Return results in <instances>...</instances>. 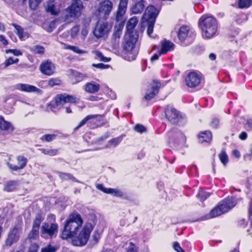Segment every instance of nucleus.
I'll return each instance as SVG.
<instances>
[{
  "mask_svg": "<svg viewBox=\"0 0 252 252\" xmlns=\"http://www.w3.org/2000/svg\"><path fill=\"white\" fill-rule=\"evenodd\" d=\"M55 101L56 106L61 108L65 103L76 102V97L66 94H60L56 96Z\"/></svg>",
  "mask_w": 252,
  "mask_h": 252,
  "instance_id": "9b49d317",
  "label": "nucleus"
},
{
  "mask_svg": "<svg viewBox=\"0 0 252 252\" xmlns=\"http://www.w3.org/2000/svg\"><path fill=\"white\" fill-rule=\"evenodd\" d=\"M89 28H83L81 32V37L83 40H85L89 32Z\"/></svg>",
  "mask_w": 252,
  "mask_h": 252,
  "instance_id": "864d4df0",
  "label": "nucleus"
},
{
  "mask_svg": "<svg viewBox=\"0 0 252 252\" xmlns=\"http://www.w3.org/2000/svg\"><path fill=\"white\" fill-rule=\"evenodd\" d=\"M111 26L107 22L99 21L96 24L93 31V34L97 38H100L107 36L110 31Z\"/></svg>",
  "mask_w": 252,
  "mask_h": 252,
  "instance_id": "0eeeda50",
  "label": "nucleus"
},
{
  "mask_svg": "<svg viewBox=\"0 0 252 252\" xmlns=\"http://www.w3.org/2000/svg\"><path fill=\"white\" fill-rule=\"evenodd\" d=\"M94 225L87 222L83 228L82 231L75 239L73 240L72 244L76 246H83L86 244L90 236L91 232L93 230Z\"/></svg>",
  "mask_w": 252,
  "mask_h": 252,
  "instance_id": "423d86ee",
  "label": "nucleus"
},
{
  "mask_svg": "<svg viewBox=\"0 0 252 252\" xmlns=\"http://www.w3.org/2000/svg\"><path fill=\"white\" fill-rule=\"evenodd\" d=\"M79 26L75 25L73 27L70 31V34L71 38L74 39L76 38L79 34Z\"/></svg>",
  "mask_w": 252,
  "mask_h": 252,
  "instance_id": "4c0bfd02",
  "label": "nucleus"
},
{
  "mask_svg": "<svg viewBox=\"0 0 252 252\" xmlns=\"http://www.w3.org/2000/svg\"><path fill=\"white\" fill-rule=\"evenodd\" d=\"M0 129L7 132H11L14 128L10 123L6 121L3 117L0 116Z\"/></svg>",
  "mask_w": 252,
  "mask_h": 252,
  "instance_id": "b1692460",
  "label": "nucleus"
},
{
  "mask_svg": "<svg viewBox=\"0 0 252 252\" xmlns=\"http://www.w3.org/2000/svg\"><path fill=\"white\" fill-rule=\"evenodd\" d=\"M0 42H1L5 46L8 44V41L5 39V37L2 35H0Z\"/></svg>",
  "mask_w": 252,
  "mask_h": 252,
  "instance_id": "0e129e2a",
  "label": "nucleus"
},
{
  "mask_svg": "<svg viewBox=\"0 0 252 252\" xmlns=\"http://www.w3.org/2000/svg\"><path fill=\"white\" fill-rule=\"evenodd\" d=\"M247 137V134L245 132H242L241 134L239 135V138L243 140L246 139Z\"/></svg>",
  "mask_w": 252,
  "mask_h": 252,
  "instance_id": "69168bd1",
  "label": "nucleus"
},
{
  "mask_svg": "<svg viewBox=\"0 0 252 252\" xmlns=\"http://www.w3.org/2000/svg\"><path fill=\"white\" fill-rule=\"evenodd\" d=\"M199 25L204 38H211L217 33L218 29V22L213 16H202L199 19Z\"/></svg>",
  "mask_w": 252,
  "mask_h": 252,
  "instance_id": "f03ea898",
  "label": "nucleus"
},
{
  "mask_svg": "<svg viewBox=\"0 0 252 252\" xmlns=\"http://www.w3.org/2000/svg\"><path fill=\"white\" fill-rule=\"evenodd\" d=\"M44 217L38 213L33 221L32 229L29 232L28 238L30 240H35L39 237V230L41 223L44 220Z\"/></svg>",
  "mask_w": 252,
  "mask_h": 252,
  "instance_id": "6e6552de",
  "label": "nucleus"
},
{
  "mask_svg": "<svg viewBox=\"0 0 252 252\" xmlns=\"http://www.w3.org/2000/svg\"><path fill=\"white\" fill-rule=\"evenodd\" d=\"M58 225L56 223H49L44 222L41 227V236L46 238L47 236L52 237L55 234L58 232Z\"/></svg>",
  "mask_w": 252,
  "mask_h": 252,
  "instance_id": "9d476101",
  "label": "nucleus"
},
{
  "mask_svg": "<svg viewBox=\"0 0 252 252\" xmlns=\"http://www.w3.org/2000/svg\"><path fill=\"white\" fill-rule=\"evenodd\" d=\"M137 38V35H132L130 33H126L125 36L124 50L127 52H131L135 47Z\"/></svg>",
  "mask_w": 252,
  "mask_h": 252,
  "instance_id": "4468645a",
  "label": "nucleus"
},
{
  "mask_svg": "<svg viewBox=\"0 0 252 252\" xmlns=\"http://www.w3.org/2000/svg\"><path fill=\"white\" fill-rule=\"evenodd\" d=\"M149 24L147 28V34L149 36H151V34L153 32L154 26L155 22L148 21Z\"/></svg>",
  "mask_w": 252,
  "mask_h": 252,
  "instance_id": "8fccbe9b",
  "label": "nucleus"
},
{
  "mask_svg": "<svg viewBox=\"0 0 252 252\" xmlns=\"http://www.w3.org/2000/svg\"><path fill=\"white\" fill-rule=\"evenodd\" d=\"M15 88L27 92H34L38 90V89L33 86L25 84H18L16 85Z\"/></svg>",
  "mask_w": 252,
  "mask_h": 252,
  "instance_id": "cd10ccee",
  "label": "nucleus"
},
{
  "mask_svg": "<svg viewBox=\"0 0 252 252\" xmlns=\"http://www.w3.org/2000/svg\"><path fill=\"white\" fill-rule=\"evenodd\" d=\"M93 66L96 68H100V69L107 68L109 66V65H106L102 63H97V64H93Z\"/></svg>",
  "mask_w": 252,
  "mask_h": 252,
  "instance_id": "4d7b16f0",
  "label": "nucleus"
},
{
  "mask_svg": "<svg viewBox=\"0 0 252 252\" xmlns=\"http://www.w3.org/2000/svg\"><path fill=\"white\" fill-rule=\"evenodd\" d=\"M83 223V221L80 214L77 213L70 214L64 223L62 238L67 239L75 236Z\"/></svg>",
  "mask_w": 252,
  "mask_h": 252,
  "instance_id": "f257e3e1",
  "label": "nucleus"
},
{
  "mask_svg": "<svg viewBox=\"0 0 252 252\" xmlns=\"http://www.w3.org/2000/svg\"><path fill=\"white\" fill-rule=\"evenodd\" d=\"M124 26L122 25H115L114 32L112 36V42L115 48H117L119 44V40L122 34V30Z\"/></svg>",
  "mask_w": 252,
  "mask_h": 252,
  "instance_id": "412c9836",
  "label": "nucleus"
},
{
  "mask_svg": "<svg viewBox=\"0 0 252 252\" xmlns=\"http://www.w3.org/2000/svg\"><path fill=\"white\" fill-rule=\"evenodd\" d=\"M30 51L35 54L43 55L45 52V49L42 46L34 45L31 48Z\"/></svg>",
  "mask_w": 252,
  "mask_h": 252,
  "instance_id": "e433bc0d",
  "label": "nucleus"
},
{
  "mask_svg": "<svg viewBox=\"0 0 252 252\" xmlns=\"http://www.w3.org/2000/svg\"><path fill=\"white\" fill-rule=\"evenodd\" d=\"M87 76L76 71L72 70L71 79L73 84L82 81Z\"/></svg>",
  "mask_w": 252,
  "mask_h": 252,
  "instance_id": "c85d7f7f",
  "label": "nucleus"
},
{
  "mask_svg": "<svg viewBox=\"0 0 252 252\" xmlns=\"http://www.w3.org/2000/svg\"><path fill=\"white\" fill-rule=\"evenodd\" d=\"M83 88L87 93L94 94L99 90L100 85L94 82H91L86 83L84 86Z\"/></svg>",
  "mask_w": 252,
  "mask_h": 252,
  "instance_id": "5701e85b",
  "label": "nucleus"
},
{
  "mask_svg": "<svg viewBox=\"0 0 252 252\" xmlns=\"http://www.w3.org/2000/svg\"><path fill=\"white\" fill-rule=\"evenodd\" d=\"M39 69L42 73L50 76L55 72V66L51 61L47 60L41 63Z\"/></svg>",
  "mask_w": 252,
  "mask_h": 252,
  "instance_id": "2eb2a0df",
  "label": "nucleus"
},
{
  "mask_svg": "<svg viewBox=\"0 0 252 252\" xmlns=\"http://www.w3.org/2000/svg\"><path fill=\"white\" fill-rule=\"evenodd\" d=\"M17 165H14L7 162V164L11 170L13 171H17L18 170L22 169L26 166L28 162L27 158L23 156L17 157Z\"/></svg>",
  "mask_w": 252,
  "mask_h": 252,
  "instance_id": "aec40b11",
  "label": "nucleus"
},
{
  "mask_svg": "<svg viewBox=\"0 0 252 252\" xmlns=\"http://www.w3.org/2000/svg\"><path fill=\"white\" fill-rule=\"evenodd\" d=\"M95 57L97 59L104 62H107L110 60V58L104 57L99 51H96L94 52Z\"/></svg>",
  "mask_w": 252,
  "mask_h": 252,
  "instance_id": "58836bf2",
  "label": "nucleus"
},
{
  "mask_svg": "<svg viewBox=\"0 0 252 252\" xmlns=\"http://www.w3.org/2000/svg\"><path fill=\"white\" fill-rule=\"evenodd\" d=\"M101 117H102V116L100 115H88V116H86L85 118H84L81 121V122H80V123L79 124V125L78 126H77L76 127H75L74 130H78L80 127H81L83 126H84L87 123V122L90 120L93 119L94 121V120H97L98 118H100Z\"/></svg>",
  "mask_w": 252,
  "mask_h": 252,
  "instance_id": "c756f323",
  "label": "nucleus"
},
{
  "mask_svg": "<svg viewBox=\"0 0 252 252\" xmlns=\"http://www.w3.org/2000/svg\"><path fill=\"white\" fill-rule=\"evenodd\" d=\"M166 118L171 123L177 124L181 118L179 112L173 107L168 105L165 110Z\"/></svg>",
  "mask_w": 252,
  "mask_h": 252,
  "instance_id": "f8f14e48",
  "label": "nucleus"
},
{
  "mask_svg": "<svg viewBox=\"0 0 252 252\" xmlns=\"http://www.w3.org/2000/svg\"><path fill=\"white\" fill-rule=\"evenodd\" d=\"M174 44L171 41L164 40L161 42V48L160 54H164L168 51L173 50Z\"/></svg>",
  "mask_w": 252,
  "mask_h": 252,
  "instance_id": "393cba45",
  "label": "nucleus"
},
{
  "mask_svg": "<svg viewBox=\"0 0 252 252\" xmlns=\"http://www.w3.org/2000/svg\"><path fill=\"white\" fill-rule=\"evenodd\" d=\"M125 136L122 135L118 137H116L110 140L108 144L106 146V148H110L111 147H116L123 140Z\"/></svg>",
  "mask_w": 252,
  "mask_h": 252,
  "instance_id": "f704fd0d",
  "label": "nucleus"
},
{
  "mask_svg": "<svg viewBox=\"0 0 252 252\" xmlns=\"http://www.w3.org/2000/svg\"><path fill=\"white\" fill-rule=\"evenodd\" d=\"M128 1V0H120L115 18L116 21L118 23L117 25H122V26H124L126 20L125 15L127 9Z\"/></svg>",
  "mask_w": 252,
  "mask_h": 252,
  "instance_id": "1a4fd4ad",
  "label": "nucleus"
},
{
  "mask_svg": "<svg viewBox=\"0 0 252 252\" xmlns=\"http://www.w3.org/2000/svg\"><path fill=\"white\" fill-rule=\"evenodd\" d=\"M113 8V3L109 0H104L99 4L98 8V13L100 17L102 18H106L110 12L112 11Z\"/></svg>",
  "mask_w": 252,
  "mask_h": 252,
  "instance_id": "ddd939ff",
  "label": "nucleus"
},
{
  "mask_svg": "<svg viewBox=\"0 0 252 252\" xmlns=\"http://www.w3.org/2000/svg\"><path fill=\"white\" fill-rule=\"evenodd\" d=\"M56 137V136L55 134H45L41 138V139L47 142H51L55 139Z\"/></svg>",
  "mask_w": 252,
  "mask_h": 252,
  "instance_id": "09e8293b",
  "label": "nucleus"
},
{
  "mask_svg": "<svg viewBox=\"0 0 252 252\" xmlns=\"http://www.w3.org/2000/svg\"><path fill=\"white\" fill-rule=\"evenodd\" d=\"M40 150L42 153L44 155H49L51 156L56 155L58 153V150L55 149H41Z\"/></svg>",
  "mask_w": 252,
  "mask_h": 252,
  "instance_id": "a19ab883",
  "label": "nucleus"
},
{
  "mask_svg": "<svg viewBox=\"0 0 252 252\" xmlns=\"http://www.w3.org/2000/svg\"><path fill=\"white\" fill-rule=\"evenodd\" d=\"M161 86V83L155 80H153L150 84L151 91L146 94L144 97L145 99L150 100L154 98L155 96L158 94Z\"/></svg>",
  "mask_w": 252,
  "mask_h": 252,
  "instance_id": "dca6fc26",
  "label": "nucleus"
},
{
  "mask_svg": "<svg viewBox=\"0 0 252 252\" xmlns=\"http://www.w3.org/2000/svg\"><path fill=\"white\" fill-rule=\"evenodd\" d=\"M91 22V19L89 17H84L82 20V24L83 25V28H90V23Z\"/></svg>",
  "mask_w": 252,
  "mask_h": 252,
  "instance_id": "de8ad7c7",
  "label": "nucleus"
},
{
  "mask_svg": "<svg viewBox=\"0 0 252 252\" xmlns=\"http://www.w3.org/2000/svg\"><path fill=\"white\" fill-rule=\"evenodd\" d=\"M66 48L70 49L77 53L82 54L84 53V51L79 49L76 46L68 45Z\"/></svg>",
  "mask_w": 252,
  "mask_h": 252,
  "instance_id": "5fc2aeb1",
  "label": "nucleus"
},
{
  "mask_svg": "<svg viewBox=\"0 0 252 252\" xmlns=\"http://www.w3.org/2000/svg\"><path fill=\"white\" fill-rule=\"evenodd\" d=\"M158 12V10L154 6H149L146 9L143 18L147 21L155 22Z\"/></svg>",
  "mask_w": 252,
  "mask_h": 252,
  "instance_id": "a211bd4d",
  "label": "nucleus"
},
{
  "mask_svg": "<svg viewBox=\"0 0 252 252\" xmlns=\"http://www.w3.org/2000/svg\"><path fill=\"white\" fill-rule=\"evenodd\" d=\"M59 177L63 180H72L73 181H76V179L71 174L65 173H59Z\"/></svg>",
  "mask_w": 252,
  "mask_h": 252,
  "instance_id": "37998d69",
  "label": "nucleus"
},
{
  "mask_svg": "<svg viewBox=\"0 0 252 252\" xmlns=\"http://www.w3.org/2000/svg\"><path fill=\"white\" fill-rule=\"evenodd\" d=\"M210 196V193L203 191L202 190H199L198 193V197L200 199V201H204Z\"/></svg>",
  "mask_w": 252,
  "mask_h": 252,
  "instance_id": "79ce46f5",
  "label": "nucleus"
},
{
  "mask_svg": "<svg viewBox=\"0 0 252 252\" xmlns=\"http://www.w3.org/2000/svg\"><path fill=\"white\" fill-rule=\"evenodd\" d=\"M189 32V28L187 26H182L178 32V37L181 41H184L186 37L188 36V34Z\"/></svg>",
  "mask_w": 252,
  "mask_h": 252,
  "instance_id": "7c9ffc66",
  "label": "nucleus"
},
{
  "mask_svg": "<svg viewBox=\"0 0 252 252\" xmlns=\"http://www.w3.org/2000/svg\"><path fill=\"white\" fill-rule=\"evenodd\" d=\"M12 25L15 28V32L21 40H24L25 38L29 37V33L26 32H24V29L22 27L14 23L12 24Z\"/></svg>",
  "mask_w": 252,
  "mask_h": 252,
  "instance_id": "bb28decb",
  "label": "nucleus"
},
{
  "mask_svg": "<svg viewBox=\"0 0 252 252\" xmlns=\"http://www.w3.org/2000/svg\"><path fill=\"white\" fill-rule=\"evenodd\" d=\"M219 157L220 160L223 164L224 165H226L228 161V158L225 152L224 151H221L219 155Z\"/></svg>",
  "mask_w": 252,
  "mask_h": 252,
  "instance_id": "ea45409f",
  "label": "nucleus"
},
{
  "mask_svg": "<svg viewBox=\"0 0 252 252\" xmlns=\"http://www.w3.org/2000/svg\"><path fill=\"white\" fill-rule=\"evenodd\" d=\"M41 1V0H29V6L32 9H35Z\"/></svg>",
  "mask_w": 252,
  "mask_h": 252,
  "instance_id": "a18cd8bd",
  "label": "nucleus"
},
{
  "mask_svg": "<svg viewBox=\"0 0 252 252\" xmlns=\"http://www.w3.org/2000/svg\"><path fill=\"white\" fill-rule=\"evenodd\" d=\"M17 185L18 183L17 181H8L4 185V190L7 192L12 191L16 189Z\"/></svg>",
  "mask_w": 252,
  "mask_h": 252,
  "instance_id": "72a5a7b5",
  "label": "nucleus"
},
{
  "mask_svg": "<svg viewBox=\"0 0 252 252\" xmlns=\"http://www.w3.org/2000/svg\"><path fill=\"white\" fill-rule=\"evenodd\" d=\"M238 4L240 8H247L252 5V0H238Z\"/></svg>",
  "mask_w": 252,
  "mask_h": 252,
  "instance_id": "c9c22d12",
  "label": "nucleus"
},
{
  "mask_svg": "<svg viewBox=\"0 0 252 252\" xmlns=\"http://www.w3.org/2000/svg\"><path fill=\"white\" fill-rule=\"evenodd\" d=\"M246 126L249 129H252V120H248L246 123Z\"/></svg>",
  "mask_w": 252,
  "mask_h": 252,
  "instance_id": "338daca9",
  "label": "nucleus"
},
{
  "mask_svg": "<svg viewBox=\"0 0 252 252\" xmlns=\"http://www.w3.org/2000/svg\"><path fill=\"white\" fill-rule=\"evenodd\" d=\"M232 154L236 158H239L240 157V153L237 150H233L232 152Z\"/></svg>",
  "mask_w": 252,
  "mask_h": 252,
  "instance_id": "774afa93",
  "label": "nucleus"
},
{
  "mask_svg": "<svg viewBox=\"0 0 252 252\" xmlns=\"http://www.w3.org/2000/svg\"><path fill=\"white\" fill-rule=\"evenodd\" d=\"M92 237L95 243H97L99 238V234L97 232L95 231Z\"/></svg>",
  "mask_w": 252,
  "mask_h": 252,
  "instance_id": "e2e57ef3",
  "label": "nucleus"
},
{
  "mask_svg": "<svg viewBox=\"0 0 252 252\" xmlns=\"http://www.w3.org/2000/svg\"><path fill=\"white\" fill-rule=\"evenodd\" d=\"M57 247L49 245L41 249V252H56L57 250Z\"/></svg>",
  "mask_w": 252,
  "mask_h": 252,
  "instance_id": "49530a36",
  "label": "nucleus"
},
{
  "mask_svg": "<svg viewBox=\"0 0 252 252\" xmlns=\"http://www.w3.org/2000/svg\"><path fill=\"white\" fill-rule=\"evenodd\" d=\"M96 188L104 193L111 194L115 196L121 197L123 195V193L121 190L118 189L106 188L101 184H98Z\"/></svg>",
  "mask_w": 252,
  "mask_h": 252,
  "instance_id": "4be33fe9",
  "label": "nucleus"
},
{
  "mask_svg": "<svg viewBox=\"0 0 252 252\" xmlns=\"http://www.w3.org/2000/svg\"><path fill=\"white\" fill-rule=\"evenodd\" d=\"M134 130L137 132L142 133L146 131V128L141 124H137L134 126Z\"/></svg>",
  "mask_w": 252,
  "mask_h": 252,
  "instance_id": "3c124183",
  "label": "nucleus"
},
{
  "mask_svg": "<svg viewBox=\"0 0 252 252\" xmlns=\"http://www.w3.org/2000/svg\"><path fill=\"white\" fill-rule=\"evenodd\" d=\"M212 140V134L210 131H206L200 133L199 140L200 142H210Z\"/></svg>",
  "mask_w": 252,
  "mask_h": 252,
  "instance_id": "2f4dec72",
  "label": "nucleus"
},
{
  "mask_svg": "<svg viewBox=\"0 0 252 252\" xmlns=\"http://www.w3.org/2000/svg\"><path fill=\"white\" fill-rule=\"evenodd\" d=\"M49 107H50V109L53 112H56L57 109L59 110L61 109L60 107H57V106H56L55 102L54 103H51L49 104Z\"/></svg>",
  "mask_w": 252,
  "mask_h": 252,
  "instance_id": "052dcab7",
  "label": "nucleus"
},
{
  "mask_svg": "<svg viewBox=\"0 0 252 252\" xmlns=\"http://www.w3.org/2000/svg\"><path fill=\"white\" fill-rule=\"evenodd\" d=\"M138 20L136 17L130 18L126 25V29L128 33L131 34L132 30L134 28L138 23Z\"/></svg>",
  "mask_w": 252,
  "mask_h": 252,
  "instance_id": "473e14b6",
  "label": "nucleus"
},
{
  "mask_svg": "<svg viewBox=\"0 0 252 252\" xmlns=\"http://www.w3.org/2000/svg\"><path fill=\"white\" fill-rule=\"evenodd\" d=\"M219 120L218 119H214L212 120L211 123V125L212 127L216 128L219 125Z\"/></svg>",
  "mask_w": 252,
  "mask_h": 252,
  "instance_id": "680f3d73",
  "label": "nucleus"
},
{
  "mask_svg": "<svg viewBox=\"0 0 252 252\" xmlns=\"http://www.w3.org/2000/svg\"><path fill=\"white\" fill-rule=\"evenodd\" d=\"M84 8L81 0H73L71 5L66 9L65 21L70 22L78 18L81 15Z\"/></svg>",
  "mask_w": 252,
  "mask_h": 252,
  "instance_id": "7ed1b4c3",
  "label": "nucleus"
},
{
  "mask_svg": "<svg viewBox=\"0 0 252 252\" xmlns=\"http://www.w3.org/2000/svg\"><path fill=\"white\" fill-rule=\"evenodd\" d=\"M132 5L130 8L133 14L141 13L145 7V1L144 0H131Z\"/></svg>",
  "mask_w": 252,
  "mask_h": 252,
  "instance_id": "6ab92c4d",
  "label": "nucleus"
},
{
  "mask_svg": "<svg viewBox=\"0 0 252 252\" xmlns=\"http://www.w3.org/2000/svg\"><path fill=\"white\" fill-rule=\"evenodd\" d=\"M236 204L235 199L233 197H228L226 199L221 201L213 209L210 214L208 218H212L218 217L227 212Z\"/></svg>",
  "mask_w": 252,
  "mask_h": 252,
  "instance_id": "20e7f679",
  "label": "nucleus"
},
{
  "mask_svg": "<svg viewBox=\"0 0 252 252\" xmlns=\"http://www.w3.org/2000/svg\"><path fill=\"white\" fill-rule=\"evenodd\" d=\"M173 247L174 249L177 252L183 250V249L180 247L179 243L177 242L174 243Z\"/></svg>",
  "mask_w": 252,
  "mask_h": 252,
  "instance_id": "bf43d9fd",
  "label": "nucleus"
},
{
  "mask_svg": "<svg viewBox=\"0 0 252 252\" xmlns=\"http://www.w3.org/2000/svg\"><path fill=\"white\" fill-rule=\"evenodd\" d=\"M61 81L59 78H51L48 81V84L49 86L53 87L55 86L60 85Z\"/></svg>",
  "mask_w": 252,
  "mask_h": 252,
  "instance_id": "c03bdc74",
  "label": "nucleus"
},
{
  "mask_svg": "<svg viewBox=\"0 0 252 252\" xmlns=\"http://www.w3.org/2000/svg\"><path fill=\"white\" fill-rule=\"evenodd\" d=\"M126 252H137L136 248L132 243H130Z\"/></svg>",
  "mask_w": 252,
  "mask_h": 252,
  "instance_id": "13d9d810",
  "label": "nucleus"
},
{
  "mask_svg": "<svg viewBox=\"0 0 252 252\" xmlns=\"http://www.w3.org/2000/svg\"><path fill=\"white\" fill-rule=\"evenodd\" d=\"M185 81L188 86L189 87H195L199 84L200 78L196 73L191 72L188 74L186 78Z\"/></svg>",
  "mask_w": 252,
  "mask_h": 252,
  "instance_id": "f3484780",
  "label": "nucleus"
},
{
  "mask_svg": "<svg viewBox=\"0 0 252 252\" xmlns=\"http://www.w3.org/2000/svg\"><path fill=\"white\" fill-rule=\"evenodd\" d=\"M38 246L36 244H32L31 245L30 250L28 252H37Z\"/></svg>",
  "mask_w": 252,
  "mask_h": 252,
  "instance_id": "6e6d98bb",
  "label": "nucleus"
},
{
  "mask_svg": "<svg viewBox=\"0 0 252 252\" xmlns=\"http://www.w3.org/2000/svg\"><path fill=\"white\" fill-rule=\"evenodd\" d=\"M12 64H14V59L13 58L10 57L3 63V68H5Z\"/></svg>",
  "mask_w": 252,
  "mask_h": 252,
  "instance_id": "603ef678",
  "label": "nucleus"
},
{
  "mask_svg": "<svg viewBox=\"0 0 252 252\" xmlns=\"http://www.w3.org/2000/svg\"><path fill=\"white\" fill-rule=\"evenodd\" d=\"M46 10L53 15H57L59 11L58 6L56 4L54 0H49L47 2Z\"/></svg>",
  "mask_w": 252,
  "mask_h": 252,
  "instance_id": "a878e982",
  "label": "nucleus"
},
{
  "mask_svg": "<svg viewBox=\"0 0 252 252\" xmlns=\"http://www.w3.org/2000/svg\"><path fill=\"white\" fill-rule=\"evenodd\" d=\"M22 230V220L21 217H19L17 222L11 229L8 234L7 238L5 241V245L10 247L13 243H16L20 239Z\"/></svg>",
  "mask_w": 252,
  "mask_h": 252,
  "instance_id": "39448f33",
  "label": "nucleus"
}]
</instances>
